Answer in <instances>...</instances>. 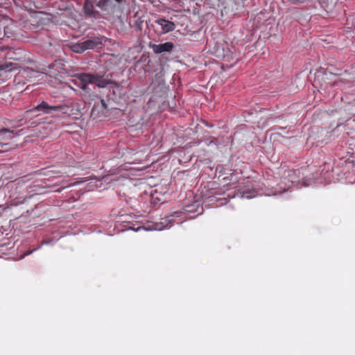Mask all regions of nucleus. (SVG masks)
<instances>
[{
	"label": "nucleus",
	"instance_id": "obj_1",
	"mask_svg": "<svg viewBox=\"0 0 355 355\" xmlns=\"http://www.w3.org/2000/svg\"><path fill=\"white\" fill-rule=\"evenodd\" d=\"M73 82L77 87L85 92L88 90V84H95L97 87L103 88L112 83L110 79L105 78L103 75L89 73L77 74L76 79Z\"/></svg>",
	"mask_w": 355,
	"mask_h": 355
},
{
	"label": "nucleus",
	"instance_id": "obj_2",
	"mask_svg": "<svg viewBox=\"0 0 355 355\" xmlns=\"http://www.w3.org/2000/svg\"><path fill=\"white\" fill-rule=\"evenodd\" d=\"M67 107L64 105H50L47 102L43 101L35 106L33 110L41 111L44 114H51L52 116H58L57 113L62 112L66 114L67 112Z\"/></svg>",
	"mask_w": 355,
	"mask_h": 355
},
{
	"label": "nucleus",
	"instance_id": "obj_3",
	"mask_svg": "<svg viewBox=\"0 0 355 355\" xmlns=\"http://www.w3.org/2000/svg\"><path fill=\"white\" fill-rule=\"evenodd\" d=\"M245 182V198H251L259 195H261L259 192L262 190L263 184L260 180H257L254 178L248 177Z\"/></svg>",
	"mask_w": 355,
	"mask_h": 355
},
{
	"label": "nucleus",
	"instance_id": "obj_4",
	"mask_svg": "<svg viewBox=\"0 0 355 355\" xmlns=\"http://www.w3.org/2000/svg\"><path fill=\"white\" fill-rule=\"evenodd\" d=\"M155 23L161 27V30L159 31L160 34H166L168 32L173 31L175 28V25L173 22L164 18L157 19Z\"/></svg>",
	"mask_w": 355,
	"mask_h": 355
},
{
	"label": "nucleus",
	"instance_id": "obj_5",
	"mask_svg": "<svg viewBox=\"0 0 355 355\" xmlns=\"http://www.w3.org/2000/svg\"><path fill=\"white\" fill-rule=\"evenodd\" d=\"M83 44L85 51L101 48L102 46V38L99 37H93L83 42Z\"/></svg>",
	"mask_w": 355,
	"mask_h": 355
},
{
	"label": "nucleus",
	"instance_id": "obj_6",
	"mask_svg": "<svg viewBox=\"0 0 355 355\" xmlns=\"http://www.w3.org/2000/svg\"><path fill=\"white\" fill-rule=\"evenodd\" d=\"M150 47L155 53L159 54L164 52H171L173 50L174 45L172 42H167L160 44H154L150 45Z\"/></svg>",
	"mask_w": 355,
	"mask_h": 355
},
{
	"label": "nucleus",
	"instance_id": "obj_7",
	"mask_svg": "<svg viewBox=\"0 0 355 355\" xmlns=\"http://www.w3.org/2000/svg\"><path fill=\"white\" fill-rule=\"evenodd\" d=\"M83 10L87 15L96 17L99 13L94 9V3L93 0H85L84 3Z\"/></svg>",
	"mask_w": 355,
	"mask_h": 355
},
{
	"label": "nucleus",
	"instance_id": "obj_8",
	"mask_svg": "<svg viewBox=\"0 0 355 355\" xmlns=\"http://www.w3.org/2000/svg\"><path fill=\"white\" fill-rule=\"evenodd\" d=\"M145 22H146L145 16L137 17V15L136 14L130 24L133 28L137 31H141Z\"/></svg>",
	"mask_w": 355,
	"mask_h": 355
},
{
	"label": "nucleus",
	"instance_id": "obj_9",
	"mask_svg": "<svg viewBox=\"0 0 355 355\" xmlns=\"http://www.w3.org/2000/svg\"><path fill=\"white\" fill-rule=\"evenodd\" d=\"M8 24L5 25V23L3 25V31H1V27H0V37H12L13 31L12 27H9V25H12V22L11 20H6Z\"/></svg>",
	"mask_w": 355,
	"mask_h": 355
},
{
	"label": "nucleus",
	"instance_id": "obj_10",
	"mask_svg": "<svg viewBox=\"0 0 355 355\" xmlns=\"http://www.w3.org/2000/svg\"><path fill=\"white\" fill-rule=\"evenodd\" d=\"M297 172V171L293 170V169H292V170L288 169V170L285 171L284 176L282 177V180L284 181L286 179H288V180L291 183L297 182V174H296Z\"/></svg>",
	"mask_w": 355,
	"mask_h": 355
},
{
	"label": "nucleus",
	"instance_id": "obj_11",
	"mask_svg": "<svg viewBox=\"0 0 355 355\" xmlns=\"http://www.w3.org/2000/svg\"><path fill=\"white\" fill-rule=\"evenodd\" d=\"M107 110V104L105 103V100L101 99L99 103H95L92 110V114H94L95 112H97L98 114L102 113L104 114Z\"/></svg>",
	"mask_w": 355,
	"mask_h": 355
},
{
	"label": "nucleus",
	"instance_id": "obj_12",
	"mask_svg": "<svg viewBox=\"0 0 355 355\" xmlns=\"http://www.w3.org/2000/svg\"><path fill=\"white\" fill-rule=\"evenodd\" d=\"M15 136V132L8 128H0V140H10Z\"/></svg>",
	"mask_w": 355,
	"mask_h": 355
},
{
	"label": "nucleus",
	"instance_id": "obj_13",
	"mask_svg": "<svg viewBox=\"0 0 355 355\" xmlns=\"http://www.w3.org/2000/svg\"><path fill=\"white\" fill-rule=\"evenodd\" d=\"M17 68V64L9 62L0 64V71L10 72Z\"/></svg>",
	"mask_w": 355,
	"mask_h": 355
},
{
	"label": "nucleus",
	"instance_id": "obj_14",
	"mask_svg": "<svg viewBox=\"0 0 355 355\" xmlns=\"http://www.w3.org/2000/svg\"><path fill=\"white\" fill-rule=\"evenodd\" d=\"M174 216H169L167 217H165L164 218L161 219L160 225L162 226V227L159 228V230H162V228H166L169 227L172 225L173 223V217Z\"/></svg>",
	"mask_w": 355,
	"mask_h": 355
},
{
	"label": "nucleus",
	"instance_id": "obj_15",
	"mask_svg": "<svg viewBox=\"0 0 355 355\" xmlns=\"http://www.w3.org/2000/svg\"><path fill=\"white\" fill-rule=\"evenodd\" d=\"M71 49L72 51L77 53H82L85 51L83 42L76 43L73 44Z\"/></svg>",
	"mask_w": 355,
	"mask_h": 355
},
{
	"label": "nucleus",
	"instance_id": "obj_16",
	"mask_svg": "<svg viewBox=\"0 0 355 355\" xmlns=\"http://www.w3.org/2000/svg\"><path fill=\"white\" fill-rule=\"evenodd\" d=\"M110 1V0H99L96 3V6L101 10L106 11L108 8Z\"/></svg>",
	"mask_w": 355,
	"mask_h": 355
},
{
	"label": "nucleus",
	"instance_id": "obj_17",
	"mask_svg": "<svg viewBox=\"0 0 355 355\" xmlns=\"http://www.w3.org/2000/svg\"><path fill=\"white\" fill-rule=\"evenodd\" d=\"M33 73H34V71L29 68H26L23 70V74L30 78L33 76Z\"/></svg>",
	"mask_w": 355,
	"mask_h": 355
},
{
	"label": "nucleus",
	"instance_id": "obj_18",
	"mask_svg": "<svg viewBox=\"0 0 355 355\" xmlns=\"http://www.w3.org/2000/svg\"><path fill=\"white\" fill-rule=\"evenodd\" d=\"M215 54H216V56L218 58L224 56V53H221L218 49L216 50Z\"/></svg>",
	"mask_w": 355,
	"mask_h": 355
},
{
	"label": "nucleus",
	"instance_id": "obj_19",
	"mask_svg": "<svg viewBox=\"0 0 355 355\" xmlns=\"http://www.w3.org/2000/svg\"><path fill=\"white\" fill-rule=\"evenodd\" d=\"M218 2H220L222 5H223L225 3H226L228 0H217Z\"/></svg>",
	"mask_w": 355,
	"mask_h": 355
},
{
	"label": "nucleus",
	"instance_id": "obj_20",
	"mask_svg": "<svg viewBox=\"0 0 355 355\" xmlns=\"http://www.w3.org/2000/svg\"><path fill=\"white\" fill-rule=\"evenodd\" d=\"M61 190H62V189H56V190H55V191H56V192H60V191H61Z\"/></svg>",
	"mask_w": 355,
	"mask_h": 355
},
{
	"label": "nucleus",
	"instance_id": "obj_21",
	"mask_svg": "<svg viewBox=\"0 0 355 355\" xmlns=\"http://www.w3.org/2000/svg\"><path fill=\"white\" fill-rule=\"evenodd\" d=\"M5 145H6V144H5ZM4 146V144L0 143V146Z\"/></svg>",
	"mask_w": 355,
	"mask_h": 355
},
{
	"label": "nucleus",
	"instance_id": "obj_22",
	"mask_svg": "<svg viewBox=\"0 0 355 355\" xmlns=\"http://www.w3.org/2000/svg\"><path fill=\"white\" fill-rule=\"evenodd\" d=\"M116 1H118V2H120V1H121V0H116Z\"/></svg>",
	"mask_w": 355,
	"mask_h": 355
}]
</instances>
